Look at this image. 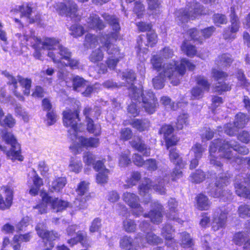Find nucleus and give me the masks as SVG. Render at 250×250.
<instances>
[{"mask_svg":"<svg viewBox=\"0 0 250 250\" xmlns=\"http://www.w3.org/2000/svg\"><path fill=\"white\" fill-rule=\"evenodd\" d=\"M103 18L112 27L115 31L110 34H105L101 39V42L104 44L106 48L108 54L114 56H118L120 54L119 48L115 44L111 43V39L116 40L119 38V32L120 30V26L119 23V20L114 16H111L107 13H104L102 15Z\"/></svg>","mask_w":250,"mask_h":250,"instance_id":"423d86ee","label":"nucleus"},{"mask_svg":"<svg viewBox=\"0 0 250 250\" xmlns=\"http://www.w3.org/2000/svg\"><path fill=\"white\" fill-rule=\"evenodd\" d=\"M157 39L156 34L152 31H149L146 34L147 42H144V44L145 46L152 47L157 43ZM137 44L139 49H141L144 47L142 36L139 37V39L137 41Z\"/></svg>","mask_w":250,"mask_h":250,"instance_id":"a878e982","label":"nucleus"},{"mask_svg":"<svg viewBox=\"0 0 250 250\" xmlns=\"http://www.w3.org/2000/svg\"><path fill=\"white\" fill-rule=\"evenodd\" d=\"M238 214L241 218L250 217V207L249 205H241L238 208Z\"/></svg>","mask_w":250,"mask_h":250,"instance_id":"0e129e2a","label":"nucleus"},{"mask_svg":"<svg viewBox=\"0 0 250 250\" xmlns=\"http://www.w3.org/2000/svg\"><path fill=\"white\" fill-rule=\"evenodd\" d=\"M231 156L230 153L227 152V153H224L223 156L227 160L229 163H233V162H235L238 164H241L243 163L244 162H247L248 164L250 166V159L248 158H243L242 157L238 156L237 157H230Z\"/></svg>","mask_w":250,"mask_h":250,"instance_id":"e433bc0d","label":"nucleus"},{"mask_svg":"<svg viewBox=\"0 0 250 250\" xmlns=\"http://www.w3.org/2000/svg\"><path fill=\"white\" fill-rule=\"evenodd\" d=\"M167 77L164 75H161V72H159L158 75L152 79V83L154 87L156 89H160L164 87V82Z\"/></svg>","mask_w":250,"mask_h":250,"instance_id":"79ce46f5","label":"nucleus"},{"mask_svg":"<svg viewBox=\"0 0 250 250\" xmlns=\"http://www.w3.org/2000/svg\"><path fill=\"white\" fill-rule=\"evenodd\" d=\"M188 116L187 113L180 114L177 118L176 126L178 129H182L184 125H187L188 123Z\"/></svg>","mask_w":250,"mask_h":250,"instance_id":"3c124183","label":"nucleus"},{"mask_svg":"<svg viewBox=\"0 0 250 250\" xmlns=\"http://www.w3.org/2000/svg\"><path fill=\"white\" fill-rule=\"evenodd\" d=\"M70 170L73 172H78L82 169V163L81 161L72 159L69 165Z\"/></svg>","mask_w":250,"mask_h":250,"instance_id":"e2e57ef3","label":"nucleus"},{"mask_svg":"<svg viewBox=\"0 0 250 250\" xmlns=\"http://www.w3.org/2000/svg\"><path fill=\"white\" fill-rule=\"evenodd\" d=\"M70 79L73 81V86L74 90H76L78 88L83 87L84 85L85 80L78 76L73 77L71 75Z\"/></svg>","mask_w":250,"mask_h":250,"instance_id":"052dcab7","label":"nucleus"},{"mask_svg":"<svg viewBox=\"0 0 250 250\" xmlns=\"http://www.w3.org/2000/svg\"><path fill=\"white\" fill-rule=\"evenodd\" d=\"M126 180L127 185H125V188H128L135 185L140 178V173H130Z\"/></svg>","mask_w":250,"mask_h":250,"instance_id":"09e8293b","label":"nucleus"},{"mask_svg":"<svg viewBox=\"0 0 250 250\" xmlns=\"http://www.w3.org/2000/svg\"><path fill=\"white\" fill-rule=\"evenodd\" d=\"M186 68L192 70L195 68V65L188 60L182 59L180 65L175 61L165 63L160 72L161 75L168 78L174 85H177L179 83L180 79L185 74Z\"/></svg>","mask_w":250,"mask_h":250,"instance_id":"39448f33","label":"nucleus"},{"mask_svg":"<svg viewBox=\"0 0 250 250\" xmlns=\"http://www.w3.org/2000/svg\"><path fill=\"white\" fill-rule=\"evenodd\" d=\"M167 183L166 179L158 178L154 182L148 179H145L139 187L140 194L146 196V203H148L150 200L149 195L147 194L149 190L153 189L157 193L163 194L166 192L165 185Z\"/></svg>","mask_w":250,"mask_h":250,"instance_id":"9d476101","label":"nucleus"},{"mask_svg":"<svg viewBox=\"0 0 250 250\" xmlns=\"http://www.w3.org/2000/svg\"><path fill=\"white\" fill-rule=\"evenodd\" d=\"M2 138L6 144L10 145L11 148L7 150L5 146L0 145V150L5 152L7 157L12 160L22 161L23 157L21 154V146L14 135L10 132H3Z\"/></svg>","mask_w":250,"mask_h":250,"instance_id":"6e6552de","label":"nucleus"},{"mask_svg":"<svg viewBox=\"0 0 250 250\" xmlns=\"http://www.w3.org/2000/svg\"><path fill=\"white\" fill-rule=\"evenodd\" d=\"M233 60L229 54H223L218 57V65L222 67H229L232 62Z\"/></svg>","mask_w":250,"mask_h":250,"instance_id":"473e14b6","label":"nucleus"},{"mask_svg":"<svg viewBox=\"0 0 250 250\" xmlns=\"http://www.w3.org/2000/svg\"><path fill=\"white\" fill-rule=\"evenodd\" d=\"M169 155L170 161L174 165L177 167H179L180 168L184 167L185 164L175 149H171L169 150Z\"/></svg>","mask_w":250,"mask_h":250,"instance_id":"7c9ffc66","label":"nucleus"},{"mask_svg":"<svg viewBox=\"0 0 250 250\" xmlns=\"http://www.w3.org/2000/svg\"><path fill=\"white\" fill-rule=\"evenodd\" d=\"M87 123V129L91 133L95 135H99L101 132V127L98 124H94L91 119H88Z\"/></svg>","mask_w":250,"mask_h":250,"instance_id":"c9c22d12","label":"nucleus"},{"mask_svg":"<svg viewBox=\"0 0 250 250\" xmlns=\"http://www.w3.org/2000/svg\"><path fill=\"white\" fill-rule=\"evenodd\" d=\"M1 74L7 79V84L12 85L16 89L17 88V83L18 82V76L17 78L14 77L8 71L5 70L1 72Z\"/></svg>","mask_w":250,"mask_h":250,"instance_id":"603ef678","label":"nucleus"},{"mask_svg":"<svg viewBox=\"0 0 250 250\" xmlns=\"http://www.w3.org/2000/svg\"><path fill=\"white\" fill-rule=\"evenodd\" d=\"M31 238L30 233L22 235H16L13 238V248L14 250H20L21 242H28Z\"/></svg>","mask_w":250,"mask_h":250,"instance_id":"bb28decb","label":"nucleus"},{"mask_svg":"<svg viewBox=\"0 0 250 250\" xmlns=\"http://www.w3.org/2000/svg\"><path fill=\"white\" fill-rule=\"evenodd\" d=\"M152 207L153 209L148 214H144V217L149 218L151 222L154 224H159L161 222L162 219V211L163 207L157 202H154Z\"/></svg>","mask_w":250,"mask_h":250,"instance_id":"5701e85b","label":"nucleus"},{"mask_svg":"<svg viewBox=\"0 0 250 250\" xmlns=\"http://www.w3.org/2000/svg\"><path fill=\"white\" fill-rule=\"evenodd\" d=\"M86 22L88 27L90 29L101 30L105 26L104 22L100 19L99 16L94 13L90 15L86 20Z\"/></svg>","mask_w":250,"mask_h":250,"instance_id":"b1692460","label":"nucleus"},{"mask_svg":"<svg viewBox=\"0 0 250 250\" xmlns=\"http://www.w3.org/2000/svg\"><path fill=\"white\" fill-rule=\"evenodd\" d=\"M180 244L184 248H190L193 245V240L190 234L187 232L180 234Z\"/></svg>","mask_w":250,"mask_h":250,"instance_id":"2f4dec72","label":"nucleus"},{"mask_svg":"<svg viewBox=\"0 0 250 250\" xmlns=\"http://www.w3.org/2000/svg\"><path fill=\"white\" fill-rule=\"evenodd\" d=\"M18 80L21 86L24 88L23 90L24 95L28 96L30 94V89L31 86V80L28 78H24L21 76L18 75Z\"/></svg>","mask_w":250,"mask_h":250,"instance_id":"f704fd0d","label":"nucleus"},{"mask_svg":"<svg viewBox=\"0 0 250 250\" xmlns=\"http://www.w3.org/2000/svg\"><path fill=\"white\" fill-rule=\"evenodd\" d=\"M11 12L14 14L18 13H21V17H25L29 20L30 23H33L35 20L31 17L33 11L32 8L29 4H23L21 5H17L11 10Z\"/></svg>","mask_w":250,"mask_h":250,"instance_id":"4be33fe9","label":"nucleus"},{"mask_svg":"<svg viewBox=\"0 0 250 250\" xmlns=\"http://www.w3.org/2000/svg\"><path fill=\"white\" fill-rule=\"evenodd\" d=\"M244 184H247L250 187V174L247 178H244L243 180H239L238 178L235 183L236 193L239 196L250 199V189L247 188Z\"/></svg>","mask_w":250,"mask_h":250,"instance_id":"a211bd4d","label":"nucleus"},{"mask_svg":"<svg viewBox=\"0 0 250 250\" xmlns=\"http://www.w3.org/2000/svg\"><path fill=\"white\" fill-rule=\"evenodd\" d=\"M168 206L169 207L170 211L171 212V213H173V214L167 215V217L170 219L176 220L179 223H181V220L179 218L176 217V215L175 211V209L177 206V202L175 199L171 198L170 200H169L168 202Z\"/></svg>","mask_w":250,"mask_h":250,"instance_id":"72a5a7b5","label":"nucleus"},{"mask_svg":"<svg viewBox=\"0 0 250 250\" xmlns=\"http://www.w3.org/2000/svg\"><path fill=\"white\" fill-rule=\"evenodd\" d=\"M144 167L148 170L155 171L157 169L158 164L156 160L149 159L145 161Z\"/></svg>","mask_w":250,"mask_h":250,"instance_id":"774afa93","label":"nucleus"},{"mask_svg":"<svg viewBox=\"0 0 250 250\" xmlns=\"http://www.w3.org/2000/svg\"><path fill=\"white\" fill-rule=\"evenodd\" d=\"M33 175L32 177V181L33 185L31 187L29 193L32 195H36L38 193L41 187L43 184L42 179L40 178L36 173H33Z\"/></svg>","mask_w":250,"mask_h":250,"instance_id":"cd10ccee","label":"nucleus"},{"mask_svg":"<svg viewBox=\"0 0 250 250\" xmlns=\"http://www.w3.org/2000/svg\"><path fill=\"white\" fill-rule=\"evenodd\" d=\"M88 190V183L82 181L79 184L76 190L78 196L74 202V208L81 209L87 207L86 201L90 198L87 193Z\"/></svg>","mask_w":250,"mask_h":250,"instance_id":"ddd939ff","label":"nucleus"},{"mask_svg":"<svg viewBox=\"0 0 250 250\" xmlns=\"http://www.w3.org/2000/svg\"><path fill=\"white\" fill-rule=\"evenodd\" d=\"M85 236L86 234L84 232L81 231H78L76 233V236L68 240L67 243L70 246H73L79 242L83 244Z\"/></svg>","mask_w":250,"mask_h":250,"instance_id":"37998d69","label":"nucleus"},{"mask_svg":"<svg viewBox=\"0 0 250 250\" xmlns=\"http://www.w3.org/2000/svg\"><path fill=\"white\" fill-rule=\"evenodd\" d=\"M24 39L28 42L27 44L34 49L33 56L38 60L42 59L43 50L57 49L60 44L59 41L55 38H46L42 41L36 36L33 30L26 32L24 35Z\"/></svg>","mask_w":250,"mask_h":250,"instance_id":"20e7f679","label":"nucleus"},{"mask_svg":"<svg viewBox=\"0 0 250 250\" xmlns=\"http://www.w3.org/2000/svg\"><path fill=\"white\" fill-rule=\"evenodd\" d=\"M174 229L169 224L166 225L162 229L161 234L166 240V245L169 248L175 250L178 248V243L173 238Z\"/></svg>","mask_w":250,"mask_h":250,"instance_id":"6ab92c4d","label":"nucleus"},{"mask_svg":"<svg viewBox=\"0 0 250 250\" xmlns=\"http://www.w3.org/2000/svg\"><path fill=\"white\" fill-rule=\"evenodd\" d=\"M227 173H219L216 179L214 187L211 184L208 188V192L213 197H220L224 201L231 199V193L230 191H225L224 187L229 183Z\"/></svg>","mask_w":250,"mask_h":250,"instance_id":"0eeeda50","label":"nucleus"},{"mask_svg":"<svg viewBox=\"0 0 250 250\" xmlns=\"http://www.w3.org/2000/svg\"><path fill=\"white\" fill-rule=\"evenodd\" d=\"M123 229L127 232L134 231L136 229V224L134 221L130 219H126L123 222Z\"/></svg>","mask_w":250,"mask_h":250,"instance_id":"8fccbe9b","label":"nucleus"},{"mask_svg":"<svg viewBox=\"0 0 250 250\" xmlns=\"http://www.w3.org/2000/svg\"><path fill=\"white\" fill-rule=\"evenodd\" d=\"M230 22L231 33H236L238 31L239 27V22L238 18L234 13V8H231Z\"/></svg>","mask_w":250,"mask_h":250,"instance_id":"a19ab883","label":"nucleus"},{"mask_svg":"<svg viewBox=\"0 0 250 250\" xmlns=\"http://www.w3.org/2000/svg\"><path fill=\"white\" fill-rule=\"evenodd\" d=\"M188 2L186 9L180 10L176 13L178 20L182 22H188L190 20H193L200 15L205 14L203 7L198 2L191 0Z\"/></svg>","mask_w":250,"mask_h":250,"instance_id":"9b49d317","label":"nucleus"},{"mask_svg":"<svg viewBox=\"0 0 250 250\" xmlns=\"http://www.w3.org/2000/svg\"><path fill=\"white\" fill-rule=\"evenodd\" d=\"M98 44V40L97 37L92 34H87L85 36L84 46L88 48L94 47Z\"/></svg>","mask_w":250,"mask_h":250,"instance_id":"de8ad7c7","label":"nucleus"},{"mask_svg":"<svg viewBox=\"0 0 250 250\" xmlns=\"http://www.w3.org/2000/svg\"><path fill=\"white\" fill-rule=\"evenodd\" d=\"M130 143L133 148L142 153L144 156H148L150 155V148L145 144L144 141L140 137H135Z\"/></svg>","mask_w":250,"mask_h":250,"instance_id":"393cba45","label":"nucleus"},{"mask_svg":"<svg viewBox=\"0 0 250 250\" xmlns=\"http://www.w3.org/2000/svg\"><path fill=\"white\" fill-rule=\"evenodd\" d=\"M4 196L0 195V208L6 209L9 208L13 201V191L9 187H3Z\"/></svg>","mask_w":250,"mask_h":250,"instance_id":"412c9836","label":"nucleus"},{"mask_svg":"<svg viewBox=\"0 0 250 250\" xmlns=\"http://www.w3.org/2000/svg\"><path fill=\"white\" fill-rule=\"evenodd\" d=\"M149 10L153 11L152 14H156L160 12V2L159 0H147Z\"/></svg>","mask_w":250,"mask_h":250,"instance_id":"bf43d9fd","label":"nucleus"},{"mask_svg":"<svg viewBox=\"0 0 250 250\" xmlns=\"http://www.w3.org/2000/svg\"><path fill=\"white\" fill-rule=\"evenodd\" d=\"M161 103L165 106L167 108H170L173 110H175L178 108V104H175L174 103H171V99L167 96H163L160 100Z\"/></svg>","mask_w":250,"mask_h":250,"instance_id":"13d9d810","label":"nucleus"},{"mask_svg":"<svg viewBox=\"0 0 250 250\" xmlns=\"http://www.w3.org/2000/svg\"><path fill=\"white\" fill-rule=\"evenodd\" d=\"M15 123V120L10 114L6 116L3 120H1V119L0 120V125L3 126H8L11 128L14 126Z\"/></svg>","mask_w":250,"mask_h":250,"instance_id":"6e6d98bb","label":"nucleus"},{"mask_svg":"<svg viewBox=\"0 0 250 250\" xmlns=\"http://www.w3.org/2000/svg\"><path fill=\"white\" fill-rule=\"evenodd\" d=\"M151 63L153 68L157 72H160L162 70V58L158 55H154L152 57Z\"/></svg>","mask_w":250,"mask_h":250,"instance_id":"a18cd8bd","label":"nucleus"},{"mask_svg":"<svg viewBox=\"0 0 250 250\" xmlns=\"http://www.w3.org/2000/svg\"><path fill=\"white\" fill-rule=\"evenodd\" d=\"M104 53L100 48H97L92 51L89 56V60L94 63L102 61L104 58Z\"/></svg>","mask_w":250,"mask_h":250,"instance_id":"58836bf2","label":"nucleus"},{"mask_svg":"<svg viewBox=\"0 0 250 250\" xmlns=\"http://www.w3.org/2000/svg\"><path fill=\"white\" fill-rule=\"evenodd\" d=\"M36 230L38 235L43 240H45V246H47L49 243H53V241L58 239L59 235L54 231H49L46 230V226L44 223H39L36 227Z\"/></svg>","mask_w":250,"mask_h":250,"instance_id":"2eb2a0df","label":"nucleus"},{"mask_svg":"<svg viewBox=\"0 0 250 250\" xmlns=\"http://www.w3.org/2000/svg\"><path fill=\"white\" fill-rule=\"evenodd\" d=\"M131 125L138 130L143 131L149 126V122L146 120H139L135 119L132 121Z\"/></svg>","mask_w":250,"mask_h":250,"instance_id":"4c0bfd02","label":"nucleus"},{"mask_svg":"<svg viewBox=\"0 0 250 250\" xmlns=\"http://www.w3.org/2000/svg\"><path fill=\"white\" fill-rule=\"evenodd\" d=\"M248 237V234L247 232L239 231L234 234L232 241L235 245L243 246Z\"/></svg>","mask_w":250,"mask_h":250,"instance_id":"c756f323","label":"nucleus"},{"mask_svg":"<svg viewBox=\"0 0 250 250\" xmlns=\"http://www.w3.org/2000/svg\"><path fill=\"white\" fill-rule=\"evenodd\" d=\"M238 127L234 125V123H229L224 126L225 132L229 136H233L238 131Z\"/></svg>","mask_w":250,"mask_h":250,"instance_id":"680f3d73","label":"nucleus"},{"mask_svg":"<svg viewBox=\"0 0 250 250\" xmlns=\"http://www.w3.org/2000/svg\"><path fill=\"white\" fill-rule=\"evenodd\" d=\"M145 240L150 244H158L163 242V240L152 232H147Z\"/></svg>","mask_w":250,"mask_h":250,"instance_id":"864d4df0","label":"nucleus"},{"mask_svg":"<svg viewBox=\"0 0 250 250\" xmlns=\"http://www.w3.org/2000/svg\"><path fill=\"white\" fill-rule=\"evenodd\" d=\"M30 220V218L28 216L23 217L20 222L16 224V231L25 230L26 228L29 225Z\"/></svg>","mask_w":250,"mask_h":250,"instance_id":"5fc2aeb1","label":"nucleus"},{"mask_svg":"<svg viewBox=\"0 0 250 250\" xmlns=\"http://www.w3.org/2000/svg\"><path fill=\"white\" fill-rule=\"evenodd\" d=\"M228 211L224 208L218 209L214 212L212 228L217 231L225 226Z\"/></svg>","mask_w":250,"mask_h":250,"instance_id":"f3484780","label":"nucleus"},{"mask_svg":"<svg viewBox=\"0 0 250 250\" xmlns=\"http://www.w3.org/2000/svg\"><path fill=\"white\" fill-rule=\"evenodd\" d=\"M57 12L61 16H65L74 21L80 20L78 13V6L72 0H67L65 3L58 2L54 5Z\"/></svg>","mask_w":250,"mask_h":250,"instance_id":"f8f14e48","label":"nucleus"},{"mask_svg":"<svg viewBox=\"0 0 250 250\" xmlns=\"http://www.w3.org/2000/svg\"><path fill=\"white\" fill-rule=\"evenodd\" d=\"M41 196L42 198V203L34 208L38 209L41 214L46 212L47 206H49L56 212L62 211L69 207V204L67 202L58 198L49 196L45 192L42 191Z\"/></svg>","mask_w":250,"mask_h":250,"instance_id":"1a4fd4ad","label":"nucleus"},{"mask_svg":"<svg viewBox=\"0 0 250 250\" xmlns=\"http://www.w3.org/2000/svg\"><path fill=\"white\" fill-rule=\"evenodd\" d=\"M57 49L59 50L58 54L56 55L52 51H49L47 54L48 56L51 58L55 63L61 62V60L62 59H64L66 61L69 59L70 57H71V52L69 49L60 44Z\"/></svg>","mask_w":250,"mask_h":250,"instance_id":"aec40b11","label":"nucleus"},{"mask_svg":"<svg viewBox=\"0 0 250 250\" xmlns=\"http://www.w3.org/2000/svg\"><path fill=\"white\" fill-rule=\"evenodd\" d=\"M144 239L138 235L134 240L130 237L125 236L120 240V246L126 250H136L137 247H144Z\"/></svg>","mask_w":250,"mask_h":250,"instance_id":"dca6fc26","label":"nucleus"},{"mask_svg":"<svg viewBox=\"0 0 250 250\" xmlns=\"http://www.w3.org/2000/svg\"><path fill=\"white\" fill-rule=\"evenodd\" d=\"M124 201L133 209V214L139 216L143 212V208L139 204V198L136 194L130 192H125L123 195Z\"/></svg>","mask_w":250,"mask_h":250,"instance_id":"4468645a","label":"nucleus"},{"mask_svg":"<svg viewBox=\"0 0 250 250\" xmlns=\"http://www.w3.org/2000/svg\"><path fill=\"white\" fill-rule=\"evenodd\" d=\"M122 77L130 84L129 87V96L132 100L135 101L138 99H141V105L145 110L149 114L153 113L158 106V103L153 92L150 90L144 91L142 89H138L133 85V82L136 77L134 72L131 70L123 72Z\"/></svg>","mask_w":250,"mask_h":250,"instance_id":"f03ea898","label":"nucleus"},{"mask_svg":"<svg viewBox=\"0 0 250 250\" xmlns=\"http://www.w3.org/2000/svg\"><path fill=\"white\" fill-rule=\"evenodd\" d=\"M196 201L197 207L200 210H207L210 206L208 197L203 194H199L196 197Z\"/></svg>","mask_w":250,"mask_h":250,"instance_id":"c85d7f7f","label":"nucleus"},{"mask_svg":"<svg viewBox=\"0 0 250 250\" xmlns=\"http://www.w3.org/2000/svg\"><path fill=\"white\" fill-rule=\"evenodd\" d=\"M182 49L184 50L189 57L193 56L196 52V50L194 46L187 44L186 42H184L182 44Z\"/></svg>","mask_w":250,"mask_h":250,"instance_id":"69168bd1","label":"nucleus"},{"mask_svg":"<svg viewBox=\"0 0 250 250\" xmlns=\"http://www.w3.org/2000/svg\"><path fill=\"white\" fill-rule=\"evenodd\" d=\"M238 79V84L245 88L247 90H249L250 88V83L247 80L244 72L241 70H238L237 73Z\"/></svg>","mask_w":250,"mask_h":250,"instance_id":"ea45409f","label":"nucleus"},{"mask_svg":"<svg viewBox=\"0 0 250 250\" xmlns=\"http://www.w3.org/2000/svg\"><path fill=\"white\" fill-rule=\"evenodd\" d=\"M230 148L243 155H246L249 152V150L247 147L240 146L234 142H229L222 139L214 140L211 142L209 148L210 163L215 167L217 170H223L222 168V165L220 161L217 160V158L213 155V153L218 149L220 153V155L225 159L226 158L223 156L224 153L229 152L232 155L230 156V157H237V156H234L231 151L229 150Z\"/></svg>","mask_w":250,"mask_h":250,"instance_id":"7ed1b4c3","label":"nucleus"},{"mask_svg":"<svg viewBox=\"0 0 250 250\" xmlns=\"http://www.w3.org/2000/svg\"><path fill=\"white\" fill-rule=\"evenodd\" d=\"M66 184L65 177H59L52 182V188L56 191H60Z\"/></svg>","mask_w":250,"mask_h":250,"instance_id":"c03bdc74","label":"nucleus"},{"mask_svg":"<svg viewBox=\"0 0 250 250\" xmlns=\"http://www.w3.org/2000/svg\"><path fill=\"white\" fill-rule=\"evenodd\" d=\"M64 125L70 127L68 133L75 144L73 147L78 148L79 147H96L99 144V139L95 138H86L77 135L79 131L78 122L79 121V113L77 110L72 111L67 109L63 113Z\"/></svg>","mask_w":250,"mask_h":250,"instance_id":"f257e3e1","label":"nucleus"},{"mask_svg":"<svg viewBox=\"0 0 250 250\" xmlns=\"http://www.w3.org/2000/svg\"><path fill=\"white\" fill-rule=\"evenodd\" d=\"M212 77L216 81L224 80L228 76V74L224 71L216 68H213L211 71Z\"/></svg>","mask_w":250,"mask_h":250,"instance_id":"4d7b16f0","label":"nucleus"},{"mask_svg":"<svg viewBox=\"0 0 250 250\" xmlns=\"http://www.w3.org/2000/svg\"><path fill=\"white\" fill-rule=\"evenodd\" d=\"M205 148L200 144H196L192 148L191 152L193 153L195 158L200 159L202 156Z\"/></svg>","mask_w":250,"mask_h":250,"instance_id":"338daca9","label":"nucleus"},{"mask_svg":"<svg viewBox=\"0 0 250 250\" xmlns=\"http://www.w3.org/2000/svg\"><path fill=\"white\" fill-rule=\"evenodd\" d=\"M248 122V119L245 114L240 113L235 116L234 125H237L239 128H243Z\"/></svg>","mask_w":250,"mask_h":250,"instance_id":"49530a36","label":"nucleus"}]
</instances>
